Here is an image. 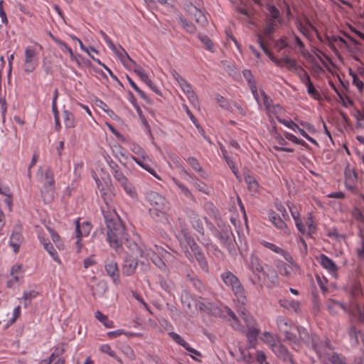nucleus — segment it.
Returning a JSON list of instances; mask_svg holds the SVG:
<instances>
[{"mask_svg": "<svg viewBox=\"0 0 364 364\" xmlns=\"http://www.w3.org/2000/svg\"><path fill=\"white\" fill-rule=\"evenodd\" d=\"M146 200L150 205L149 210L151 217L156 221H168V211L170 203L166 198L156 191H149L146 193Z\"/></svg>", "mask_w": 364, "mask_h": 364, "instance_id": "1", "label": "nucleus"}, {"mask_svg": "<svg viewBox=\"0 0 364 364\" xmlns=\"http://www.w3.org/2000/svg\"><path fill=\"white\" fill-rule=\"evenodd\" d=\"M100 34L104 41L109 47V48L117 55L124 67L129 69H133V71L141 78L144 82L149 79L145 70L139 65H137L127 54L126 50L121 46L117 48L108 36L103 31H100Z\"/></svg>", "mask_w": 364, "mask_h": 364, "instance_id": "2", "label": "nucleus"}, {"mask_svg": "<svg viewBox=\"0 0 364 364\" xmlns=\"http://www.w3.org/2000/svg\"><path fill=\"white\" fill-rule=\"evenodd\" d=\"M179 242L186 257L191 262L197 261L200 267L207 272L208 271V262L194 240L188 234L183 233L179 237Z\"/></svg>", "mask_w": 364, "mask_h": 364, "instance_id": "3", "label": "nucleus"}, {"mask_svg": "<svg viewBox=\"0 0 364 364\" xmlns=\"http://www.w3.org/2000/svg\"><path fill=\"white\" fill-rule=\"evenodd\" d=\"M107 240L109 245L119 252L122 240L125 239L124 228L119 221L106 219Z\"/></svg>", "mask_w": 364, "mask_h": 364, "instance_id": "4", "label": "nucleus"}, {"mask_svg": "<svg viewBox=\"0 0 364 364\" xmlns=\"http://www.w3.org/2000/svg\"><path fill=\"white\" fill-rule=\"evenodd\" d=\"M220 278L224 284L231 288L236 296L237 301L242 305L246 304L247 298L245 289L239 279L231 272L225 271L220 274Z\"/></svg>", "mask_w": 364, "mask_h": 364, "instance_id": "5", "label": "nucleus"}, {"mask_svg": "<svg viewBox=\"0 0 364 364\" xmlns=\"http://www.w3.org/2000/svg\"><path fill=\"white\" fill-rule=\"evenodd\" d=\"M127 247L130 250L129 257L125 260L122 267L123 274L127 276L132 275L138 265V258L144 256V251L134 242H128Z\"/></svg>", "mask_w": 364, "mask_h": 364, "instance_id": "6", "label": "nucleus"}, {"mask_svg": "<svg viewBox=\"0 0 364 364\" xmlns=\"http://www.w3.org/2000/svg\"><path fill=\"white\" fill-rule=\"evenodd\" d=\"M131 149L133 153L139 156H132V159L140 167L147 171L154 178L161 181V176L158 175L154 169L151 167L150 163L151 162V159L147 155L146 151L137 144H132Z\"/></svg>", "mask_w": 364, "mask_h": 364, "instance_id": "7", "label": "nucleus"}, {"mask_svg": "<svg viewBox=\"0 0 364 364\" xmlns=\"http://www.w3.org/2000/svg\"><path fill=\"white\" fill-rule=\"evenodd\" d=\"M38 53L36 48L32 46H27L24 53V71L26 73H33L38 66Z\"/></svg>", "mask_w": 364, "mask_h": 364, "instance_id": "8", "label": "nucleus"}, {"mask_svg": "<svg viewBox=\"0 0 364 364\" xmlns=\"http://www.w3.org/2000/svg\"><path fill=\"white\" fill-rule=\"evenodd\" d=\"M92 230V225L88 222H83L80 223V219L75 222V232H76V249L77 252H80L82 248V238L89 235Z\"/></svg>", "mask_w": 364, "mask_h": 364, "instance_id": "9", "label": "nucleus"}, {"mask_svg": "<svg viewBox=\"0 0 364 364\" xmlns=\"http://www.w3.org/2000/svg\"><path fill=\"white\" fill-rule=\"evenodd\" d=\"M314 348L318 357L323 360L326 361L333 353L331 342L326 340L319 343H314Z\"/></svg>", "mask_w": 364, "mask_h": 364, "instance_id": "10", "label": "nucleus"}, {"mask_svg": "<svg viewBox=\"0 0 364 364\" xmlns=\"http://www.w3.org/2000/svg\"><path fill=\"white\" fill-rule=\"evenodd\" d=\"M321 267L325 269L331 275L336 278L338 277V267L336 263L328 256L324 254H321L318 257Z\"/></svg>", "mask_w": 364, "mask_h": 364, "instance_id": "11", "label": "nucleus"}, {"mask_svg": "<svg viewBox=\"0 0 364 364\" xmlns=\"http://www.w3.org/2000/svg\"><path fill=\"white\" fill-rule=\"evenodd\" d=\"M65 352L63 346L57 347L47 359H43L40 364H65V358L61 355Z\"/></svg>", "mask_w": 364, "mask_h": 364, "instance_id": "12", "label": "nucleus"}, {"mask_svg": "<svg viewBox=\"0 0 364 364\" xmlns=\"http://www.w3.org/2000/svg\"><path fill=\"white\" fill-rule=\"evenodd\" d=\"M186 9L188 12L194 17L196 21L201 26L205 27L208 21L203 13L197 8L196 5H193V3H190L186 5Z\"/></svg>", "mask_w": 364, "mask_h": 364, "instance_id": "13", "label": "nucleus"}, {"mask_svg": "<svg viewBox=\"0 0 364 364\" xmlns=\"http://www.w3.org/2000/svg\"><path fill=\"white\" fill-rule=\"evenodd\" d=\"M38 238L40 242L43 245L44 249L48 252L53 259L58 264H61V260L58 255L56 250L53 245L50 242L48 239L45 238L40 232L38 234Z\"/></svg>", "mask_w": 364, "mask_h": 364, "instance_id": "14", "label": "nucleus"}, {"mask_svg": "<svg viewBox=\"0 0 364 364\" xmlns=\"http://www.w3.org/2000/svg\"><path fill=\"white\" fill-rule=\"evenodd\" d=\"M96 183L104 201L107 205H109L114 196L112 184L106 183L105 186H104L101 183H100L98 179L96 180Z\"/></svg>", "mask_w": 364, "mask_h": 364, "instance_id": "15", "label": "nucleus"}, {"mask_svg": "<svg viewBox=\"0 0 364 364\" xmlns=\"http://www.w3.org/2000/svg\"><path fill=\"white\" fill-rule=\"evenodd\" d=\"M248 350L247 348H239L237 355H235L233 352H230V354L239 362H242L245 364H255L254 358Z\"/></svg>", "mask_w": 364, "mask_h": 364, "instance_id": "16", "label": "nucleus"}, {"mask_svg": "<svg viewBox=\"0 0 364 364\" xmlns=\"http://www.w3.org/2000/svg\"><path fill=\"white\" fill-rule=\"evenodd\" d=\"M268 217L269 220L277 228L281 230L285 235H290L291 231L289 228L287 227L284 221L277 214H276L274 212H270Z\"/></svg>", "mask_w": 364, "mask_h": 364, "instance_id": "17", "label": "nucleus"}, {"mask_svg": "<svg viewBox=\"0 0 364 364\" xmlns=\"http://www.w3.org/2000/svg\"><path fill=\"white\" fill-rule=\"evenodd\" d=\"M237 310L239 312V314H240L242 318L243 319L244 322L247 326V329H250V328L251 327H256V320L252 315L247 313L245 309V304L242 305L238 303V304L237 305Z\"/></svg>", "mask_w": 364, "mask_h": 364, "instance_id": "18", "label": "nucleus"}, {"mask_svg": "<svg viewBox=\"0 0 364 364\" xmlns=\"http://www.w3.org/2000/svg\"><path fill=\"white\" fill-rule=\"evenodd\" d=\"M288 208L291 213V217L293 218V219L294 220L295 225H296L297 230L300 232H305V226L304 225V224L301 222V220L300 218V213H299V210L298 207L293 203H289Z\"/></svg>", "mask_w": 364, "mask_h": 364, "instance_id": "19", "label": "nucleus"}, {"mask_svg": "<svg viewBox=\"0 0 364 364\" xmlns=\"http://www.w3.org/2000/svg\"><path fill=\"white\" fill-rule=\"evenodd\" d=\"M259 333V330L257 327H251L247 329L246 332L247 348H255L257 343V336Z\"/></svg>", "mask_w": 364, "mask_h": 364, "instance_id": "20", "label": "nucleus"}, {"mask_svg": "<svg viewBox=\"0 0 364 364\" xmlns=\"http://www.w3.org/2000/svg\"><path fill=\"white\" fill-rule=\"evenodd\" d=\"M326 306L329 313L333 315L338 314L339 309H342L344 312L348 311L344 304L334 299H328L326 301Z\"/></svg>", "mask_w": 364, "mask_h": 364, "instance_id": "21", "label": "nucleus"}, {"mask_svg": "<svg viewBox=\"0 0 364 364\" xmlns=\"http://www.w3.org/2000/svg\"><path fill=\"white\" fill-rule=\"evenodd\" d=\"M105 271L115 284H118L119 282V273L116 262L110 261L106 264Z\"/></svg>", "mask_w": 364, "mask_h": 364, "instance_id": "22", "label": "nucleus"}, {"mask_svg": "<svg viewBox=\"0 0 364 364\" xmlns=\"http://www.w3.org/2000/svg\"><path fill=\"white\" fill-rule=\"evenodd\" d=\"M274 353L280 359L288 360L291 356L286 347L279 342H277L272 348Z\"/></svg>", "mask_w": 364, "mask_h": 364, "instance_id": "23", "label": "nucleus"}, {"mask_svg": "<svg viewBox=\"0 0 364 364\" xmlns=\"http://www.w3.org/2000/svg\"><path fill=\"white\" fill-rule=\"evenodd\" d=\"M23 241V237L19 231L14 230L9 239V245L13 248L15 253L19 251L21 244Z\"/></svg>", "mask_w": 364, "mask_h": 364, "instance_id": "24", "label": "nucleus"}, {"mask_svg": "<svg viewBox=\"0 0 364 364\" xmlns=\"http://www.w3.org/2000/svg\"><path fill=\"white\" fill-rule=\"evenodd\" d=\"M304 225L305 226V232H301L302 235L311 236L314 233H315L316 230V225L314 223L313 215L311 213H308L305 225Z\"/></svg>", "mask_w": 364, "mask_h": 364, "instance_id": "25", "label": "nucleus"}, {"mask_svg": "<svg viewBox=\"0 0 364 364\" xmlns=\"http://www.w3.org/2000/svg\"><path fill=\"white\" fill-rule=\"evenodd\" d=\"M281 306L287 309L289 311H291L294 312H299L300 304L298 301L293 299H280L279 301Z\"/></svg>", "mask_w": 364, "mask_h": 364, "instance_id": "26", "label": "nucleus"}, {"mask_svg": "<svg viewBox=\"0 0 364 364\" xmlns=\"http://www.w3.org/2000/svg\"><path fill=\"white\" fill-rule=\"evenodd\" d=\"M257 42L260 46V48L262 49L264 53L269 58V59L278 67H282V61L281 59H278L276 58L272 52H270L267 47L264 46L263 40L262 39V37L260 35L257 36Z\"/></svg>", "mask_w": 364, "mask_h": 364, "instance_id": "27", "label": "nucleus"}, {"mask_svg": "<svg viewBox=\"0 0 364 364\" xmlns=\"http://www.w3.org/2000/svg\"><path fill=\"white\" fill-rule=\"evenodd\" d=\"M198 305L200 310L208 314L216 315L220 312V309L217 307V306L206 301H200L198 302Z\"/></svg>", "mask_w": 364, "mask_h": 364, "instance_id": "28", "label": "nucleus"}, {"mask_svg": "<svg viewBox=\"0 0 364 364\" xmlns=\"http://www.w3.org/2000/svg\"><path fill=\"white\" fill-rule=\"evenodd\" d=\"M154 247V250H146V253L150 252L151 255H153V252H155V255L161 256L166 261H171V258L173 257L171 253L159 245H155Z\"/></svg>", "mask_w": 364, "mask_h": 364, "instance_id": "29", "label": "nucleus"}, {"mask_svg": "<svg viewBox=\"0 0 364 364\" xmlns=\"http://www.w3.org/2000/svg\"><path fill=\"white\" fill-rule=\"evenodd\" d=\"M146 256L150 257L153 263L159 267L162 272H167L168 267L165 262L162 259V257L155 255V252H153V255H151L150 252H146Z\"/></svg>", "mask_w": 364, "mask_h": 364, "instance_id": "30", "label": "nucleus"}, {"mask_svg": "<svg viewBox=\"0 0 364 364\" xmlns=\"http://www.w3.org/2000/svg\"><path fill=\"white\" fill-rule=\"evenodd\" d=\"M23 266L21 264H15L11 268V276L12 277V282H18L21 278L23 277Z\"/></svg>", "mask_w": 364, "mask_h": 364, "instance_id": "31", "label": "nucleus"}, {"mask_svg": "<svg viewBox=\"0 0 364 364\" xmlns=\"http://www.w3.org/2000/svg\"><path fill=\"white\" fill-rule=\"evenodd\" d=\"M63 122L67 128H75L77 125L74 114L68 110L63 111Z\"/></svg>", "mask_w": 364, "mask_h": 364, "instance_id": "32", "label": "nucleus"}, {"mask_svg": "<svg viewBox=\"0 0 364 364\" xmlns=\"http://www.w3.org/2000/svg\"><path fill=\"white\" fill-rule=\"evenodd\" d=\"M55 188L54 186H43L41 191L42 198L45 203H50L54 198Z\"/></svg>", "mask_w": 364, "mask_h": 364, "instance_id": "33", "label": "nucleus"}, {"mask_svg": "<svg viewBox=\"0 0 364 364\" xmlns=\"http://www.w3.org/2000/svg\"><path fill=\"white\" fill-rule=\"evenodd\" d=\"M281 61L282 67L284 65L289 70L294 73L301 67L294 59L288 56L281 58Z\"/></svg>", "mask_w": 364, "mask_h": 364, "instance_id": "34", "label": "nucleus"}, {"mask_svg": "<svg viewBox=\"0 0 364 364\" xmlns=\"http://www.w3.org/2000/svg\"><path fill=\"white\" fill-rule=\"evenodd\" d=\"M48 230L50 233V237L55 244L56 248L59 250H64V244L63 240H61L60 235L53 229L50 228H48Z\"/></svg>", "mask_w": 364, "mask_h": 364, "instance_id": "35", "label": "nucleus"}, {"mask_svg": "<svg viewBox=\"0 0 364 364\" xmlns=\"http://www.w3.org/2000/svg\"><path fill=\"white\" fill-rule=\"evenodd\" d=\"M268 280L267 286L269 288L275 287L279 284V277L277 272L273 269H269L265 273Z\"/></svg>", "mask_w": 364, "mask_h": 364, "instance_id": "36", "label": "nucleus"}, {"mask_svg": "<svg viewBox=\"0 0 364 364\" xmlns=\"http://www.w3.org/2000/svg\"><path fill=\"white\" fill-rule=\"evenodd\" d=\"M95 318L101 322L106 328H114V322L108 318L106 315H104L100 311L95 312Z\"/></svg>", "mask_w": 364, "mask_h": 364, "instance_id": "37", "label": "nucleus"}, {"mask_svg": "<svg viewBox=\"0 0 364 364\" xmlns=\"http://www.w3.org/2000/svg\"><path fill=\"white\" fill-rule=\"evenodd\" d=\"M111 168L113 170L114 178L120 183V185H122L127 181H128L127 177L119 170L118 166L116 164H114L113 166H111Z\"/></svg>", "mask_w": 364, "mask_h": 364, "instance_id": "38", "label": "nucleus"}, {"mask_svg": "<svg viewBox=\"0 0 364 364\" xmlns=\"http://www.w3.org/2000/svg\"><path fill=\"white\" fill-rule=\"evenodd\" d=\"M172 181L175 184V186L180 190L181 193L183 195H184L186 198H193L190 190L185 185L181 183L178 180L176 179L175 178H173Z\"/></svg>", "mask_w": 364, "mask_h": 364, "instance_id": "39", "label": "nucleus"}, {"mask_svg": "<svg viewBox=\"0 0 364 364\" xmlns=\"http://www.w3.org/2000/svg\"><path fill=\"white\" fill-rule=\"evenodd\" d=\"M305 86L306 87V92L310 97L316 100H321L319 92L315 88L311 81L305 85Z\"/></svg>", "mask_w": 364, "mask_h": 364, "instance_id": "40", "label": "nucleus"}, {"mask_svg": "<svg viewBox=\"0 0 364 364\" xmlns=\"http://www.w3.org/2000/svg\"><path fill=\"white\" fill-rule=\"evenodd\" d=\"M245 181L247 184V187L250 191L255 193L257 191L259 185L253 176L250 175H246L245 176Z\"/></svg>", "mask_w": 364, "mask_h": 364, "instance_id": "41", "label": "nucleus"}, {"mask_svg": "<svg viewBox=\"0 0 364 364\" xmlns=\"http://www.w3.org/2000/svg\"><path fill=\"white\" fill-rule=\"evenodd\" d=\"M126 193L130 196L132 198H137V193L136 191L135 187L129 182V181H127L121 185Z\"/></svg>", "mask_w": 364, "mask_h": 364, "instance_id": "42", "label": "nucleus"}, {"mask_svg": "<svg viewBox=\"0 0 364 364\" xmlns=\"http://www.w3.org/2000/svg\"><path fill=\"white\" fill-rule=\"evenodd\" d=\"M250 267L253 272H262L263 267L260 264L259 259L257 256L251 255Z\"/></svg>", "mask_w": 364, "mask_h": 364, "instance_id": "43", "label": "nucleus"}, {"mask_svg": "<svg viewBox=\"0 0 364 364\" xmlns=\"http://www.w3.org/2000/svg\"><path fill=\"white\" fill-rule=\"evenodd\" d=\"M277 324L279 331L282 333L290 330L291 326L288 321L283 316H278L277 318Z\"/></svg>", "mask_w": 364, "mask_h": 364, "instance_id": "44", "label": "nucleus"}, {"mask_svg": "<svg viewBox=\"0 0 364 364\" xmlns=\"http://www.w3.org/2000/svg\"><path fill=\"white\" fill-rule=\"evenodd\" d=\"M278 121L281 124H282L284 126H286L287 127H288L289 129L293 130L294 132H298L300 134H301V131H304L303 129H301L298 126V124H296L291 120H286V119H284L282 118H278Z\"/></svg>", "mask_w": 364, "mask_h": 364, "instance_id": "45", "label": "nucleus"}, {"mask_svg": "<svg viewBox=\"0 0 364 364\" xmlns=\"http://www.w3.org/2000/svg\"><path fill=\"white\" fill-rule=\"evenodd\" d=\"M296 27L299 29V31L306 37L309 36V31L311 29H314V26L309 22H306L305 24H303L299 21H297Z\"/></svg>", "mask_w": 364, "mask_h": 364, "instance_id": "46", "label": "nucleus"}, {"mask_svg": "<svg viewBox=\"0 0 364 364\" xmlns=\"http://www.w3.org/2000/svg\"><path fill=\"white\" fill-rule=\"evenodd\" d=\"M295 73L299 76L301 82L304 85L311 81L309 75L301 66L295 72Z\"/></svg>", "mask_w": 364, "mask_h": 364, "instance_id": "47", "label": "nucleus"}, {"mask_svg": "<svg viewBox=\"0 0 364 364\" xmlns=\"http://www.w3.org/2000/svg\"><path fill=\"white\" fill-rule=\"evenodd\" d=\"M260 339L271 348L277 342L274 336L269 331H265L262 333Z\"/></svg>", "mask_w": 364, "mask_h": 364, "instance_id": "48", "label": "nucleus"}, {"mask_svg": "<svg viewBox=\"0 0 364 364\" xmlns=\"http://www.w3.org/2000/svg\"><path fill=\"white\" fill-rule=\"evenodd\" d=\"M53 40L59 46V47L63 51H66L68 53L70 59L76 58L75 55L73 52V50L65 42L58 38H53Z\"/></svg>", "mask_w": 364, "mask_h": 364, "instance_id": "49", "label": "nucleus"}, {"mask_svg": "<svg viewBox=\"0 0 364 364\" xmlns=\"http://www.w3.org/2000/svg\"><path fill=\"white\" fill-rule=\"evenodd\" d=\"M261 244L263 246H264L265 247L269 249L270 250H272L277 254L282 255L284 253V250L283 249H282L281 247L277 246L276 245H274L273 243L263 240L261 242Z\"/></svg>", "mask_w": 364, "mask_h": 364, "instance_id": "50", "label": "nucleus"}, {"mask_svg": "<svg viewBox=\"0 0 364 364\" xmlns=\"http://www.w3.org/2000/svg\"><path fill=\"white\" fill-rule=\"evenodd\" d=\"M100 351L102 353L108 354L109 356L114 358L119 362H121V360L117 356L116 353L113 350L111 346L109 344H103L100 347Z\"/></svg>", "mask_w": 364, "mask_h": 364, "instance_id": "51", "label": "nucleus"}, {"mask_svg": "<svg viewBox=\"0 0 364 364\" xmlns=\"http://www.w3.org/2000/svg\"><path fill=\"white\" fill-rule=\"evenodd\" d=\"M228 321L230 323V325L236 331L244 333L245 329L244 327L241 325V323L239 321V319L237 318V316L232 318H228Z\"/></svg>", "mask_w": 364, "mask_h": 364, "instance_id": "52", "label": "nucleus"}, {"mask_svg": "<svg viewBox=\"0 0 364 364\" xmlns=\"http://www.w3.org/2000/svg\"><path fill=\"white\" fill-rule=\"evenodd\" d=\"M187 162L193 168V169L195 170L196 171H198V172L203 171L198 161L196 158H194L193 156H190L187 159Z\"/></svg>", "mask_w": 364, "mask_h": 364, "instance_id": "53", "label": "nucleus"}, {"mask_svg": "<svg viewBox=\"0 0 364 364\" xmlns=\"http://www.w3.org/2000/svg\"><path fill=\"white\" fill-rule=\"evenodd\" d=\"M45 185L44 186L49 187V186H54V178H53V174L50 169H47L45 175Z\"/></svg>", "mask_w": 364, "mask_h": 364, "instance_id": "54", "label": "nucleus"}, {"mask_svg": "<svg viewBox=\"0 0 364 364\" xmlns=\"http://www.w3.org/2000/svg\"><path fill=\"white\" fill-rule=\"evenodd\" d=\"M267 111L274 114L277 119L278 118H280V116L282 115L284 112L283 108L279 105H272Z\"/></svg>", "mask_w": 364, "mask_h": 364, "instance_id": "55", "label": "nucleus"}, {"mask_svg": "<svg viewBox=\"0 0 364 364\" xmlns=\"http://www.w3.org/2000/svg\"><path fill=\"white\" fill-rule=\"evenodd\" d=\"M169 335L174 341L183 346L184 348L188 346V343L179 334L171 332Z\"/></svg>", "mask_w": 364, "mask_h": 364, "instance_id": "56", "label": "nucleus"}, {"mask_svg": "<svg viewBox=\"0 0 364 364\" xmlns=\"http://www.w3.org/2000/svg\"><path fill=\"white\" fill-rule=\"evenodd\" d=\"M242 75L246 79L249 87L256 85L254 76L250 70H244L242 71Z\"/></svg>", "mask_w": 364, "mask_h": 364, "instance_id": "57", "label": "nucleus"}, {"mask_svg": "<svg viewBox=\"0 0 364 364\" xmlns=\"http://www.w3.org/2000/svg\"><path fill=\"white\" fill-rule=\"evenodd\" d=\"M327 360L330 361L332 364H346L344 358L334 352L328 357Z\"/></svg>", "mask_w": 364, "mask_h": 364, "instance_id": "58", "label": "nucleus"}, {"mask_svg": "<svg viewBox=\"0 0 364 364\" xmlns=\"http://www.w3.org/2000/svg\"><path fill=\"white\" fill-rule=\"evenodd\" d=\"M180 21L182 24V26L184 29H186L188 33H193L196 31V27L191 23L187 21L186 19L181 18Z\"/></svg>", "mask_w": 364, "mask_h": 364, "instance_id": "59", "label": "nucleus"}, {"mask_svg": "<svg viewBox=\"0 0 364 364\" xmlns=\"http://www.w3.org/2000/svg\"><path fill=\"white\" fill-rule=\"evenodd\" d=\"M122 352L123 353L131 360H133L135 359V353L133 350V349L129 346L125 345L122 347Z\"/></svg>", "mask_w": 364, "mask_h": 364, "instance_id": "60", "label": "nucleus"}, {"mask_svg": "<svg viewBox=\"0 0 364 364\" xmlns=\"http://www.w3.org/2000/svg\"><path fill=\"white\" fill-rule=\"evenodd\" d=\"M279 271L281 275L289 277L291 271V267L286 263H282L279 267Z\"/></svg>", "mask_w": 364, "mask_h": 364, "instance_id": "61", "label": "nucleus"}, {"mask_svg": "<svg viewBox=\"0 0 364 364\" xmlns=\"http://www.w3.org/2000/svg\"><path fill=\"white\" fill-rule=\"evenodd\" d=\"M190 102L195 107H199V101L196 94L193 90L192 92H189L186 95Z\"/></svg>", "mask_w": 364, "mask_h": 364, "instance_id": "62", "label": "nucleus"}, {"mask_svg": "<svg viewBox=\"0 0 364 364\" xmlns=\"http://www.w3.org/2000/svg\"><path fill=\"white\" fill-rule=\"evenodd\" d=\"M191 223L195 229H196L198 232H201L203 230V223L200 221V218L197 215H194L191 218Z\"/></svg>", "mask_w": 364, "mask_h": 364, "instance_id": "63", "label": "nucleus"}, {"mask_svg": "<svg viewBox=\"0 0 364 364\" xmlns=\"http://www.w3.org/2000/svg\"><path fill=\"white\" fill-rule=\"evenodd\" d=\"M276 21L271 20L267 23L264 28V34L269 36L275 31Z\"/></svg>", "mask_w": 364, "mask_h": 364, "instance_id": "64", "label": "nucleus"}]
</instances>
